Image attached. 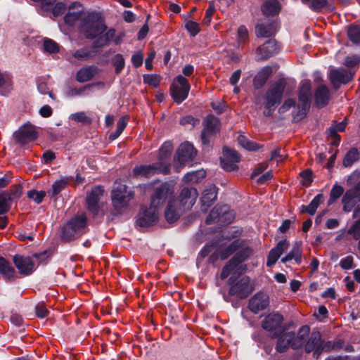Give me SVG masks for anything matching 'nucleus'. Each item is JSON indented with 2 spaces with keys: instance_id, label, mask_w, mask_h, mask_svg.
<instances>
[{
  "instance_id": "31",
  "label": "nucleus",
  "mask_w": 360,
  "mask_h": 360,
  "mask_svg": "<svg viewBox=\"0 0 360 360\" xmlns=\"http://www.w3.org/2000/svg\"><path fill=\"white\" fill-rule=\"evenodd\" d=\"M272 74V69L270 66L262 68L253 79V87L256 90L262 89L266 83L268 79Z\"/></svg>"
},
{
  "instance_id": "23",
  "label": "nucleus",
  "mask_w": 360,
  "mask_h": 360,
  "mask_svg": "<svg viewBox=\"0 0 360 360\" xmlns=\"http://www.w3.org/2000/svg\"><path fill=\"white\" fill-rule=\"evenodd\" d=\"M247 250L243 251H238L231 258V259L223 266L220 278L224 280L226 278L231 274L232 271H233L239 264H242L245 261L247 260L248 255Z\"/></svg>"
},
{
  "instance_id": "20",
  "label": "nucleus",
  "mask_w": 360,
  "mask_h": 360,
  "mask_svg": "<svg viewBox=\"0 0 360 360\" xmlns=\"http://www.w3.org/2000/svg\"><path fill=\"white\" fill-rule=\"evenodd\" d=\"M196 154L197 150L193 145L186 141L179 146L174 160H177L181 165H184L186 162L193 161Z\"/></svg>"
},
{
  "instance_id": "60",
  "label": "nucleus",
  "mask_w": 360,
  "mask_h": 360,
  "mask_svg": "<svg viewBox=\"0 0 360 360\" xmlns=\"http://www.w3.org/2000/svg\"><path fill=\"white\" fill-rule=\"evenodd\" d=\"M72 56L79 60H87L91 58L92 52L85 48L79 49L72 53Z\"/></svg>"
},
{
  "instance_id": "25",
  "label": "nucleus",
  "mask_w": 360,
  "mask_h": 360,
  "mask_svg": "<svg viewBox=\"0 0 360 360\" xmlns=\"http://www.w3.org/2000/svg\"><path fill=\"white\" fill-rule=\"evenodd\" d=\"M278 49L276 41L269 39L257 49L256 53L259 56V60H264L275 55Z\"/></svg>"
},
{
  "instance_id": "11",
  "label": "nucleus",
  "mask_w": 360,
  "mask_h": 360,
  "mask_svg": "<svg viewBox=\"0 0 360 360\" xmlns=\"http://www.w3.org/2000/svg\"><path fill=\"white\" fill-rule=\"evenodd\" d=\"M103 193L104 189L102 186H96L86 195V209L93 217H96L99 214L101 210L99 202L101 197L103 195Z\"/></svg>"
},
{
  "instance_id": "54",
  "label": "nucleus",
  "mask_w": 360,
  "mask_h": 360,
  "mask_svg": "<svg viewBox=\"0 0 360 360\" xmlns=\"http://www.w3.org/2000/svg\"><path fill=\"white\" fill-rule=\"evenodd\" d=\"M23 188L20 184L12 185L10 188V200H13V202H17L22 195Z\"/></svg>"
},
{
  "instance_id": "15",
  "label": "nucleus",
  "mask_w": 360,
  "mask_h": 360,
  "mask_svg": "<svg viewBox=\"0 0 360 360\" xmlns=\"http://www.w3.org/2000/svg\"><path fill=\"white\" fill-rule=\"evenodd\" d=\"M250 278L248 276H243L235 285L230 287L229 295H237L240 299L247 298L254 290V288L250 285Z\"/></svg>"
},
{
  "instance_id": "24",
  "label": "nucleus",
  "mask_w": 360,
  "mask_h": 360,
  "mask_svg": "<svg viewBox=\"0 0 360 360\" xmlns=\"http://www.w3.org/2000/svg\"><path fill=\"white\" fill-rule=\"evenodd\" d=\"M218 188L214 185H210L206 187L202 193L200 198L201 202V211L206 212L209 207H210L217 198Z\"/></svg>"
},
{
  "instance_id": "32",
  "label": "nucleus",
  "mask_w": 360,
  "mask_h": 360,
  "mask_svg": "<svg viewBox=\"0 0 360 360\" xmlns=\"http://www.w3.org/2000/svg\"><path fill=\"white\" fill-rule=\"evenodd\" d=\"M281 10V5L278 0H266L261 6V11L266 17H274Z\"/></svg>"
},
{
  "instance_id": "33",
  "label": "nucleus",
  "mask_w": 360,
  "mask_h": 360,
  "mask_svg": "<svg viewBox=\"0 0 360 360\" xmlns=\"http://www.w3.org/2000/svg\"><path fill=\"white\" fill-rule=\"evenodd\" d=\"M82 4L79 2H73L69 6V11L65 15L63 18L64 22L69 26H74L75 22L80 19L81 15L83 13L82 10L79 11H72L77 7H82Z\"/></svg>"
},
{
  "instance_id": "45",
  "label": "nucleus",
  "mask_w": 360,
  "mask_h": 360,
  "mask_svg": "<svg viewBox=\"0 0 360 360\" xmlns=\"http://www.w3.org/2000/svg\"><path fill=\"white\" fill-rule=\"evenodd\" d=\"M360 158L359 152L356 148H352L344 157L342 164L345 167H350Z\"/></svg>"
},
{
  "instance_id": "27",
  "label": "nucleus",
  "mask_w": 360,
  "mask_h": 360,
  "mask_svg": "<svg viewBox=\"0 0 360 360\" xmlns=\"http://www.w3.org/2000/svg\"><path fill=\"white\" fill-rule=\"evenodd\" d=\"M289 246L290 243L286 239L280 240L276 245L269 251L267 256L266 266H271L274 265Z\"/></svg>"
},
{
  "instance_id": "30",
  "label": "nucleus",
  "mask_w": 360,
  "mask_h": 360,
  "mask_svg": "<svg viewBox=\"0 0 360 360\" xmlns=\"http://www.w3.org/2000/svg\"><path fill=\"white\" fill-rule=\"evenodd\" d=\"M182 209L179 206V208L176 207L174 200H169L167 206L165 210V217L166 221L169 224H173L178 221L181 215Z\"/></svg>"
},
{
  "instance_id": "64",
  "label": "nucleus",
  "mask_w": 360,
  "mask_h": 360,
  "mask_svg": "<svg viewBox=\"0 0 360 360\" xmlns=\"http://www.w3.org/2000/svg\"><path fill=\"white\" fill-rule=\"evenodd\" d=\"M347 233L352 236L354 240H358L360 237V218H358L349 228Z\"/></svg>"
},
{
  "instance_id": "53",
  "label": "nucleus",
  "mask_w": 360,
  "mask_h": 360,
  "mask_svg": "<svg viewBox=\"0 0 360 360\" xmlns=\"http://www.w3.org/2000/svg\"><path fill=\"white\" fill-rule=\"evenodd\" d=\"M224 158L230 160L235 162H239L240 161V156L239 153L234 149L224 146L223 148Z\"/></svg>"
},
{
  "instance_id": "6",
  "label": "nucleus",
  "mask_w": 360,
  "mask_h": 360,
  "mask_svg": "<svg viewBox=\"0 0 360 360\" xmlns=\"http://www.w3.org/2000/svg\"><path fill=\"white\" fill-rule=\"evenodd\" d=\"M235 218V214L228 205H217L210 211L205 219L207 225L219 223L222 226L231 224Z\"/></svg>"
},
{
  "instance_id": "58",
  "label": "nucleus",
  "mask_w": 360,
  "mask_h": 360,
  "mask_svg": "<svg viewBox=\"0 0 360 360\" xmlns=\"http://www.w3.org/2000/svg\"><path fill=\"white\" fill-rule=\"evenodd\" d=\"M288 254H292L294 260L297 264L302 263V251L301 249V245L297 242H295L292 246L291 251Z\"/></svg>"
},
{
  "instance_id": "47",
  "label": "nucleus",
  "mask_w": 360,
  "mask_h": 360,
  "mask_svg": "<svg viewBox=\"0 0 360 360\" xmlns=\"http://www.w3.org/2000/svg\"><path fill=\"white\" fill-rule=\"evenodd\" d=\"M302 3L304 5H308V7L311 11L319 13L328 4V0H301Z\"/></svg>"
},
{
  "instance_id": "1",
  "label": "nucleus",
  "mask_w": 360,
  "mask_h": 360,
  "mask_svg": "<svg viewBox=\"0 0 360 360\" xmlns=\"http://www.w3.org/2000/svg\"><path fill=\"white\" fill-rule=\"evenodd\" d=\"M108 27L103 13L100 11H91L80 20L79 31L86 39L96 40Z\"/></svg>"
},
{
  "instance_id": "29",
  "label": "nucleus",
  "mask_w": 360,
  "mask_h": 360,
  "mask_svg": "<svg viewBox=\"0 0 360 360\" xmlns=\"http://www.w3.org/2000/svg\"><path fill=\"white\" fill-rule=\"evenodd\" d=\"M116 34V30L115 28L107 29L102 34H101L98 39L94 40L91 45V47L94 49H102L105 46H108L110 42L115 38Z\"/></svg>"
},
{
  "instance_id": "26",
  "label": "nucleus",
  "mask_w": 360,
  "mask_h": 360,
  "mask_svg": "<svg viewBox=\"0 0 360 360\" xmlns=\"http://www.w3.org/2000/svg\"><path fill=\"white\" fill-rule=\"evenodd\" d=\"M330 92L326 84H320L314 91V103L316 108H323L329 103Z\"/></svg>"
},
{
  "instance_id": "52",
  "label": "nucleus",
  "mask_w": 360,
  "mask_h": 360,
  "mask_svg": "<svg viewBox=\"0 0 360 360\" xmlns=\"http://www.w3.org/2000/svg\"><path fill=\"white\" fill-rule=\"evenodd\" d=\"M112 63L115 67V72L120 75L124 68L125 61L122 54L117 53L112 58Z\"/></svg>"
},
{
  "instance_id": "37",
  "label": "nucleus",
  "mask_w": 360,
  "mask_h": 360,
  "mask_svg": "<svg viewBox=\"0 0 360 360\" xmlns=\"http://www.w3.org/2000/svg\"><path fill=\"white\" fill-rule=\"evenodd\" d=\"M98 68L96 65H90L79 70L76 75V80L80 83L89 82L93 79L98 72Z\"/></svg>"
},
{
  "instance_id": "36",
  "label": "nucleus",
  "mask_w": 360,
  "mask_h": 360,
  "mask_svg": "<svg viewBox=\"0 0 360 360\" xmlns=\"http://www.w3.org/2000/svg\"><path fill=\"white\" fill-rule=\"evenodd\" d=\"M321 333L319 330H313L304 344L305 353L309 354L315 349L321 347Z\"/></svg>"
},
{
  "instance_id": "63",
  "label": "nucleus",
  "mask_w": 360,
  "mask_h": 360,
  "mask_svg": "<svg viewBox=\"0 0 360 360\" xmlns=\"http://www.w3.org/2000/svg\"><path fill=\"white\" fill-rule=\"evenodd\" d=\"M238 43L240 46L245 44L249 39L248 31L245 25H240L238 29Z\"/></svg>"
},
{
  "instance_id": "12",
  "label": "nucleus",
  "mask_w": 360,
  "mask_h": 360,
  "mask_svg": "<svg viewBox=\"0 0 360 360\" xmlns=\"http://www.w3.org/2000/svg\"><path fill=\"white\" fill-rule=\"evenodd\" d=\"M248 251L247 259L253 254L252 248L246 243L244 239H235L227 247L222 249L219 252V257L221 260L228 259L233 254L238 251Z\"/></svg>"
},
{
  "instance_id": "4",
  "label": "nucleus",
  "mask_w": 360,
  "mask_h": 360,
  "mask_svg": "<svg viewBox=\"0 0 360 360\" xmlns=\"http://www.w3.org/2000/svg\"><path fill=\"white\" fill-rule=\"evenodd\" d=\"M170 164H162L155 162L152 165H140L135 166L132 170L133 177L136 179H149L155 174H169L170 172Z\"/></svg>"
},
{
  "instance_id": "39",
  "label": "nucleus",
  "mask_w": 360,
  "mask_h": 360,
  "mask_svg": "<svg viewBox=\"0 0 360 360\" xmlns=\"http://www.w3.org/2000/svg\"><path fill=\"white\" fill-rule=\"evenodd\" d=\"M73 176L62 177L60 179L54 181L51 185V189L48 191L51 198L56 197L62 191H63L68 184L70 180H72Z\"/></svg>"
},
{
  "instance_id": "21",
  "label": "nucleus",
  "mask_w": 360,
  "mask_h": 360,
  "mask_svg": "<svg viewBox=\"0 0 360 360\" xmlns=\"http://www.w3.org/2000/svg\"><path fill=\"white\" fill-rule=\"evenodd\" d=\"M247 250L243 251H238L231 258V259L223 266L220 278L224 280L226 278L231 274L232 271H233L239 264H242L245 261L247 260L248 255Z\"/></svg>"
},
{
  "instance_id": "41",
  "label": "nucleus",
  "mask_w": 360,
  "mask_h": 360,
  "mask_svg": "<svg viewBox=\"0 0 360 360\" xmlns=\"http://www.w3.org/2000/svg\"><path fill=\"white\" fill-rule=\"evenodd\" d=\"M172 150L173 144L172 141H167L164 142L159 149L158 162H161L162 164H167L165 162L170 158Z\"/></svg>"
},
{
  "instance_id": "50",
  "label": "nucleus",
  "mask_w": 360,
  "mask_h": 360,
  "mask_svg": "<svg viewBox=\"0 0 360 360\" xmlns=\"http://www.w3.org/2000/svg\"><path fill=\"white\" fill-rule=\"evenodd\" d=\"M347 35L354 44H360V25H350L348 27Z\"/></svg>"
},
{
  "instance_id": "18",
  "label": "nucleus",
  "mask_w": 360,
  "mask_h": 360,
  "mask_svg": "<svg viewBox=\"0 0 360 360\" xmlns=\"http://www.w3.org/2000/svg\"><path fill=\"white\" fill-rule=\"evenodd\" d=\"M198 196V193L196 188L193 187L184 188L178 197L182 210L186 212L191 210L195 203Z\"/></svg>"
},
{
  "instance_id": "48",
  "label": "nucleus",
  "mask_w": 360,
  "mask_h": 360,
  "mask_svg": "<svg viewBox=\"0 0 360 360\" xmlns=\"http://www.w3.org/2000/svg\"><path fill=\"white\" fill-rule=\"evenodd\" d=\"M66 10V5L63 2L51 3L49 9L47 11H43V15L46 13L51 12L54 17L57 18L64 13Z\"/></svg>"
},
{
  "instance_id": "38",
  "label": "nucleus",
  "mask_w": 360,
  "mask_h": 360,
  "mask_svg": "<svg viewBox=\"0 0 360 360\" xmlns=\"http://www.w3.org/2000/svg\"><path fill=\"white\" fill-rule=\"evenodd\" d=\"M311 86L309 83L303 84L299 89L297 97L299 104L310 108L311 107Z\"/></svg>"
},
{
  "instance_id": "13",
  "label": "nucleus",
  "mask_w": 360,
  "mask_h": 360,
  "mask_svg": "<svg viewBox=\"0 0 360 360\" xmlns=\"http://www.w3.org/2000/svg\"><path fill=\"white\" fill-rule=\"evenodd\" d=\"M13 138L17 143L24 146L38 138L36 127L30 123L20 127L13 133Z\"/></svg>"
},
{
  "instance_id": "5",
  "label": "nucleus",
  "mask_w": 360,
  "mask_h": 360,
  "mask_svg": "<svg viewBox=\"0 0 360 360\" xmlns=\"http://www.w3.org/2000/svg\"><path fill=\"white\" fill-rule=\"evenodd\" d=\"M293 324V322H290L288 325L283 326L278 332L271 334V338L277 340L276 352L282 354L286 352L289 348L294 349L295 332L288 330V328Z\"/></svg>"
},
{
  "instance_id": "44",
  "label": "nucleus",
  "mask_w": 360,
  "mask_h": 360,
  "mask_svg": "<svg viewBox=\"0 0 360 360\" xmlns=\"http://www.w3.org/2000/svg\"><path fill=\"white\" fill-rule=\"evenodd\" d=\"M238 142L243 148L249 151H256L263 148L262 145L249 140L248 139L246 138V136L243 135L238 136Z\"/></svg>"
},
{
  "instance_id": "57",
  "label": "nucleus",
  "mask_w": 360,
  "mask_h": 360,
  "mask_svg": "<svg viewBox=\"0 0 360 360\" xmlns=\"http://www.w3.org/2000/svg\"><path fill=\"white\" fill-rule=\"evenodd\" d=\"M44 49L49 53H56L59 51V45L53 39H45L44 41Z\"/></svg>"
},
{
  "instance_id": "46",
  "label": "nucleus",
  "mask_w": 360,
  "mask_h": 360,
  "mask_svg": "<svg viewBox=\"0 0 360 360\" xmlns=\"http://www.w3.org/2000/svg\"><path fill=\"white\" fill-rule=\"evenodd\" d=\"M203 127H205V129L215 131L217 132L219 130L220 127L219 119L214 115H208L203 121Z\"/></svg>"
},
{
  "instance_id": "42",
  "label": "nucleus",
  "mask_w": 360,
  "mask_h": 360,
  "mask_svg": "<svg viewBox=\"0 0 360 360\" xmlns=\"http://www.w3.org/2000/svg\"><path fill=\"white\" fill-rule=\"evenodd\" d=\"M274 34L273 22L268 24L261 23L255 26V34L257 37L268 38L272 37Z\"/></svg>"
},
{
  "instance_id": "51",
  "label": "nucleus",
  "mask_w": 360,
  "mask_h": 360,
  "mask_svg": "<svg viewBox=\"0 0 360 360\" xmlns=\"http://www.w3.org/2000/svg\"><path fill=\"white\" fill-rule=\"evenodd\" d=\"M127 124V123L125 117H120L117 122L116 130L110 134L109 139L110 140H115L117 139L126 128Z\"/></svg>"
},
{
  "instance_id": "49",
  "label": "nucleus",
  "mask_w": 360,
  "mask_h": 360,
  "mask_svg": "<svg viewBox=\"0 0 360 360\" xmlns=\"http://www.w3.org/2000/svg\"><path fill=\"white\" fill-rule=\"evenodd\" d=\"M342 195H344V188L342 186L335 184L330 190L328 205H333Z\"/></svg>"
},
{
  "instance_id": "28",
  "label": "nucleus",
  "mask_w": 360,
  "mask_h": 360,
  "mask_svg": "<svg viewBox=\"0 0 360 360\" xmlns=\"http://www.w3.org/2000/svg\"><path fill=\"white\" fill-rule=\"evenodd\" d=\"M252 339L257 342V346L262 348L267 354H270L273 350L274 344L271 335L269 336L264 332L255 331L252 335Z\"/></svg>"
},
{
  "instance_id": "9",
  "label": "nucleus",
  "mask_w": 360,
  "mask_h": 360,
  "mask_svg": "<svg viewBox=\"0 0 360 360\" xmlns=\"http://www.w3.org/2000/svg\"><path fill=\"white\" fill-rule=\"evenodd\" d=\"M175 81L178 82L179 86L172 84L170 86V95L175 103L180 104L188 98L191 84L188 79L181 75L176 77Z\"/></svg>"
},
{
  "instance_id": "62",
  "label": "nucleus",
  "mask_w": 360,
  "mask_h": 360,
  "mask_svg": "<svg viewBox=\"0 0 360 360\" xmlns=\"http://www.w3.org/2000/svg\"><path fill=\"white\" fill-rule=\"evenodd\" d=\"M185 28L189 32L191 37H195L200 31L199 24L193 20H188L185 25Z\"/></svg>"
},
{
  "instance_id": "17",
  "label": "nucleus",
  "mask_w": 360,
  "mask_h": 360,
  "mask_svg": "<svg viewBox=\"0 0 360 360\" xmlns=\"http://www.w3.org/2000/svg\"><path fill=\"white\" fill-rule=\"evenodd\" d=\"M283 316L280 313L271 312L264 316L261 321V327L264 330L272 334L274 332H278L283 327Z\"/></svg>"
},
{
  "instance_id": "40",
  "label": "nucleus",
  "mask_w": 360,
  "mask_h": 360,
  "mask_svg": "<svg viewBox=\"0 0 360 360\" xmlns=\"http://www.w3.org/2000/svg\"><path fill=\"white\" fill-rule=\"evenodd\" d=\"M342 210L345 212H351L356 207L354 199V187L348 189L344 193L342 198Z\"/></svg>"
},
{
  "instance_id": "14",
  "label": "nucleus",
  "mask_w": 360,
  "mask_h": 360,
  "mask_svg": "<svg viewBox=\"0 0 360 360\" xmlns=\"http://www.w3.org/2000/svg\"><path fill=\"white\" fill-rule=\"evenodd\" d=\"M354 72L345 68L333 69L330 71L329 80L335 89H338L341 84L349 83L354 77Z\"/></svg>"
},
{
  "instance_id": "19",
  "label": "nucleus",
  "mask_w": 360,
  "mask_h": 360,
  "mask_svg": "<svg viewBox=\"0 0 360 360\" xmlns=\"http://www.w3.org/2000/svg\"><path fill=\"white\" fill-rule=\"evenodd\" d=\"M269 305V295L262 291L255 293L248 302L249 310L255 314L266 309Z\"/></svg>"
},
{
  "instance_id": "8",
  "label": "nucleus",
  "mask_w": 360,
  "mask_h": 360,
  "mask_svg": "<svg viewBox=\"0 0 360 360\" xmlns=\"http://www.w3.org/2000/svg\"><path fill=\"white\" fill-rule=\"evenodd\" d=\"M286 86L287 81L284 77H281L274 82L265 94V103L268 105L278 106L282 101Z\"/></svg>"
},
{
  "instance_id": "59",
  "label": "nucleus",
  "mask_w": 360,
  "mask_h": 360,
  "mask_svg": "<svg viewBox=\"0 0 360 360\" xmlns=\"http://www.w3.org/2000/svg\"><path fill=\"white\" fill-rule=\"evenodd\" d=\"M51 255L52 252L46 250L39 253H34L32 257L37 259L39 264H46Z\"/></svg>"
},
{
  "instance_id": "35",
  "label": "nucleus",
  "mask_w": 360,
  "mask_h": 360,
  "mask_svg": "<svg viewBox=\"0 0 360 360\" xmlns=\"http://www.w3.org/2000/svg\"><path fill=\"white\" fill-rule=\"evenodd\" d=\"M310 334V327L308 325L302 326L297 330V333H295L294 338V350L299 349L306 343L307 338Z\"/></svg>"
},
{
  "instance_id": "10",
  "label": "nucleus",
  "mask_w": 360,
  "mask_h": 360,
  "mask_svg": "<svg viewBox=\"0 0 360 360\" xmlns=\"http://www.w3.org/2000/svg\"><path fill=\"white\" fill-rule=\"evenodd\" d=\"M174 188L168 182L162 183L159 186L154 189V192L150 197V203L152 206L158 209L169 198H173Z\"/></svg>"
},
{
  "instance_id": "22",
  "label": "nucleus",
  "mask_w": 360,
  "mask_h": 360,
  "mask_svg": "<svg viewBox=\"0 0 360 360\" xmlns=\"http://www.w3.org/2000/svg\"><path fill=\"white\" fill-rule=\"evenodd\" d=\"M247 250L243 251H238L231 258V259L223 266L220 278L224 280L226 278L231 274L232 271H233L239 264H242L245 261L247 260L248 255Z\"/></svg>"
},
{
  "instance_id": "43",
  "label": "nucleus",
  "mask_w": 360,
  "mask_h": 360,
  "mask_svg": "<svg viewBox=\"0 0 360 360\" xmlns=\"http://www.w3.org/2000/svg\"><path fill=\"white\" fill-rule=\"evenodd\" d=\"M310 108L304 105L297 104L295 110L292 111V122L297 123L304 119L309 112Z\"/></svg>"
},
{
  "instance_id": "61",
  "label": "nucleus",
  "mask_w": 360,
  "mask_h": 360,
  "mask_svg": "<svg viewBox=\"0 0 360 360\" xmlns=\"http://www.w3.org/2000/svg\"><path fill=\"white\" fill-rule=\"evenodd\" d=\"M143 82L154 88H157L160 85V77L158 75H144Z\"/></svg>"
},
{
  "instance_id": "34",
  "label": "nucleus",
  "mask_w": 360,
  "mask_h": 360,
  "mask_svg": "<svg viewBox=\"0 0 360 360\" xmlns=\"http://www.w3.org/2000/svg\"><path fill=\"white\" fill-rule=\"evenodd\" d=\"M0 274L6 281H11L17 278L15 268L4 257L0 256Z\"/></svg>"
},
{
  "instance_id": "55",
  "label": "nucleus",
  "mask_w": 360,
  "mask_h": 360,
  "mask_svg": "<svg viewBox=\"0 0 360 360\" xmlns=\"http://www.w3.org/2000/svg\"><path fill=\"white\" fill-rule=\"evenodd\" d=\"M46 194L44 191H37L35 189H32L27 192V198L33 200L35 203L40 204L43 201Z\"/></svg>"
},
{
  "instance_id": "7",
  "label": "nucleus",
  "mask_w": 360,
  "mask_h": 360,
  "mask_svg": "<svg viewBox=\"0 0 360 360\" xmlns=\"http://www.w3.org/2000/svg\"><path fill=\"white\" fill-rule=\"evenodd\" d=\"M159 219L158 209L151 205L149 207L141 205L136 217V226L149 228L156 224Z\"/></svg>"
},
{
  "instance_id": "16",
  "label": "nucleus",
  "mask_w": 360,
  "mask_h": 360,
  "mask_svg": "<svg viewBox=\"0 0 360 360\" xmlns=\"http://www.w3.org/2000/svg\"><path fill=\"white\" fill-rule=\"evenodd\" d=\"M13 262L19 274L22 276L32 274L36 269L35 264L30 257L16 254L13 257Z\"/></svg>"
},
{
  "instance_id": "3",
  "label": "nucleus",
  "mask_w": 360,
  "mask_h": 360,
  "mask_svg": "<svg viewBox=\"0 0 360 360\" xmlns=\"http://www.w3.org/2000/svg\"><path fill=\"white\" fill-rule=\"evenodd\" d=\"M134 196V192L129 190L127 186L115 184L111 193V200L114 207L112 214L113 215L119 214L120 213L119 210L127 207Z\"/></svg>"
},
{
  "instance_id": "56",
  "label": "nucleus",
  "mask_w": 360,
  "mask_h": 360,
  "mask_svg": "<svg viewBox=\"0 0 360 360\" xmlns=\"http://www.w3.org/2000/svg\"><path fill=\"white\" fill-rule=\"evenodd\" d=\"M302 177V185L305 187H309L313 182V172L311 169H307L300 174Z\"/></svg>"
},
{
  "instance_id": "2",
  "label": "nucleus",
  "mask_w": 360,
  "mask_h": 360,
  "mask_svg": "<svg viewBox=\"0 0 360 360\" xmlns=\"http://www.w3.org/2000/svg\"><path fill=\"white\" fill-rule=\"evenodd\" d=\"M87 217L85 213L70 218L61 227L60 238L62 242L69 243L80 238L86 232Z\"/></svg>"
}]
</instances>
